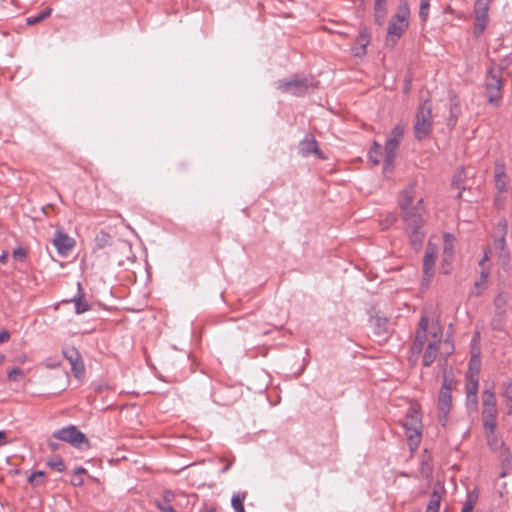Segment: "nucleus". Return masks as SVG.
I'll use <instances>...</instances> for the list:
<instances>
[{
  "mask_svg": "<svg viewBox=\"0 0 512 512\" xmlns=\"http://www.w3.org/2000/svg\"><path fill=\"white\" fill-rule=\"evenodd\" d=\"M246 498V492L237 493L232 496L231 505L235 512H245L243 502Z\"/></svg>",
  "mask_w": 512,
  "mask_h": 512,
  "instance_id": "nucleus-28",
  "label": "nucleus"
},
{
  "mask_svg": "<svg viewBox=\"0 0 512 512\" xmlns=\"http://www.w3.org/2000/svg\"><path fill=\"white\" fill-rule=\"evenodd\" d=\"M370 43L369 33L366 27L360 29L359 34L356 38L355 45L352 46L351 50L354 56L362 57L367 52V46Z\"/></svg>",
  "mask_w": 512,
  "mask_h": 512,
  "instance_id": "nucleus-17",
  "label": "nucleus"
},
{
  "mask_svg": "<svg viewBox=\"0 0 512 512\" xmlns=\"http://www.w3.org/2000/svg\"><path fill=\"white\" fill-rule=\"evenodd\" d=\"M84 480L82 478V476H78V475H73L72 479H71V484L73 486H81L83 484Z\"/></svg>",
  "mask_w": 512,
  "mask_h": 512,
  "instance_id": "nucleus-46",
  "label": "nucleus"
},
{
  "mask_svg": "<svg viewBox=\"0 0 512 512\" xmlns=\"http://www.w3.org/2000/svg\"><path fill=\"white\" fill-rule=\"evenodd\" d=\"M511 413H512V406H510L508 409V414H511Z\"/></svg>",
  "mask_w": 512,
  "mask_h": 512,
  "instance_id": "nucleus-60",
  "label": "nucleus"
},
{
  "mask_svg": "<svg viewBox=\"0 0 512 512\" xmlns=\"http://www.w3.org/2000/svg\"><path fill=\"white\" fill-rule=\"evenodd\" d=\"M455 237L450 233L443 236V252H442V270L444 274H448L451 270V263L455 255Z\"/></svg>",
  "mask_w": 512,
  "mask_h": 512,
  "instance_id": "nucleus-9",
  "label": "nucleus"
},
{
  "mask_svg": "<svg viewBox=\"0 0 512 512\" xmlns=\"http://www.w3.org/2000/svg\"><path fill=\"white\" fill-rule=\"evenodd\" d=\"M505 395L506 397H510V393L508 392V390L505 392Z\"/></svg>",
  "mask_w": 512,
  "mask_h": 512,
  "instance_id": "nucleus-61",
  "label": "nucleus"
},
{
  "mask_svg": "<svg viewBox=\"0 0 512 512\" xmlns=\"http://www.w3.org/2000/svg\"><path fill=\"white\" fill-rule=\"evenodd\" d=\"M230 467H231V463H227V464L224 466V468L222 469V473L227 472V471L230 469Z\"/></svg>",
  "mask_w": 512,
  "mask_h": 512,
  "instance_id": "nucleus-56",
  "label": "nucleus"
},
{
  "mask_svg": "<svg viewBox=\"0 0 512 512\" xmlns=\"http://www.w3.org/2000/svg\"><path fill=\"white\" fill-rule=\"evenodd\" d=\"M405 127L406 125L402 122L396 124L393 130L391 131V135L388 137V139H394L395 141L400 142L404 135Z\"/></svg>",
  "mask_w": 512,
  "mask_h": 512,
  "instance_id": "nucleus-33",
  "label": "nucleus"
},
{
  "mask_svg": "<svg viewBox=\"0 0 512 512\" xmlns=\"http://www.w3.org/2000/svg\"><path fill=\"white\" fill-rule=\"evenodd\" d=\"M3 360H4V355L2 353H0V363H2Z\"/></svg>",
  "mask_w": 512,
  "mask_h": 512,
  "instance_id": "nucleus-59",
  "label": "nucleus"
},
{
  "mask_svg": "<svg viewBox=\"0 0 512 512\" xmlns=\"http://www.w3.org/2000/svg\"><path fill=\"white\" fill-rule=\"evenodd\" d=\"M477 364L480 366V362L478 359L472 358L470 360L468 376H471L475 372V368L477 367Z\"/></svg>",
  "mask_w": 512,
  "mask_h": 512,
  "instance_id": "nucleus-45",
  "label": "nucleus"
},
{
  "mask_svg": "<svg viewBox=\"0 0 512 512\" xmlns=\"http://www.w3.org/2000/svg\"><path fill=\"white\" fill-rule=\"evenodd\" d=\"M433 340H431L424 352L422 363L424 366L429 367L436 359V355L438 353L440 343H441V333L434 331L431 332Z\"/></svg>",
  "mask_w": 512,
  "mask_h": 512,
  "instance_id": "nucleus-15",
  "label": "nucleus"
},
{
  "mask_svg": "<svg viewBox=\"0 0 512 512\" xmlns=\"http://www.w3.org/2000/svg\"><path fill=\"white\" fill-rule=\"evenodd\" d=\"M489 260V256L487 253L484 254V256L482 257V259L479 261V265L480 266H483V264Z\"/></svg>",
  "mask_w": 512,
  "mask_h": 512,
  "instance_id": "nucleus-54",
  "label": "nucleus"
},
{
  "mask_svg": "<svg viewBox=\"0 0 512 512\" xmlns=\"http://www.w3.org/2000/svg\"><path fill=\"white\" fill-rule=\"evenodd\" d=\"M314 86V81L312 78H298L294 77L290 80H282L278 83V89L284 93H290L292 95L301 96L303 95L310 87Z\"/></svg>",
  "mask_w": 512,
  "mask_h": 512,
  "instance_id": "nucleus-6",
  "label": "nucleus"
},
{
  "mask_svg": "<svg viewBox=\"0 0 512 512\" xmlns=\"http://www.w3.org/2000/svg\"><path fill=\"white\" fill-rule=\"evenodd\" d=\"M418 357H419V355H416V354H414L413 352H411V351H410V355H409V357H408L409 362H410L412 365H415V364H416V362L418 361Z\"/></svg>",
  "mask_w": 512,
  "mask_h": 512,
  "instance_id": "nucleus-49",
  "label": "nucleus"
},
{
  "mask_svg": "<svg viewBox=\"0 0 512 512\" xmlns=\"http://www.w3.org/2000/svg\"><path fill=\"white\" fill-rule=\"evenodd\" d=\"M7 257H8L7 252H2V254H0V263L5 264L7 261Z\"/></svg>",
  "mask_w": 512,
  "mask_h": 512,
  "instance_id": "nucleus-51",
  "label": "nucleus"
},
{
  "mask_svg": "<svg viewBox=\"0 0 512 512\" xmlns=\"http://www.w3.org/2000/svg\"><path fill=\"white\" fill-rule=\"evenodd\" d=\"M0 442L7 443V435L4 431H0Z\"/></svg>",
  "mask_w": 512,
  "mask_h": 512,
  "instance_id": "nucleus-53",
  "label": "nucleus"
},
{
  "mask_svg": "<svg viewBox=\"0 0 512 512\" xmlns=\"http://www.w3.org/2000/svg\"><path fill=\"white\" fill-rule=\"evenodd\" d=\"M451 390L452 381L445 377L438 398V418L442 426H445L448 420V415L452 403Z\"/></svg>",
  "mask_w": 512,
  "mask_h": 512,
  "instance_id": "nucleus-5",
  "label": "nucleus"
},
{
  "mask_svg": "<svg viewBox=\"0 0 512 512\" xmlns=\"http://www.w3.org/2000/svg\"><path fill=\"white\" fill-rule=\"evenodd\" d=\"M52 13V8H46L43 11H41L38 15L30 16L26 18L27 25H35L49 17Z\"/></svg>",
  "mask_w": 512,
  "mask_h": 512,
  "instance_id": "nucleus-29",
  "label": "nucleus"
},
{
  "mask_svg": "<svg viewBox=\"0 0 512 512\" xmlns=\"http://www.w3.org/2000/svg\"><path fill=\"white\" fill-rule=\"evenodd\" d=\"M478 497H479V493H478L477 489L468 491L466 500L464 503L474 508L478 501Z\"/></svg>",
  "mask_w": 512,
  "mask_h": 512,
  "instance_id": "nucleus-39",
  "label": "nucleus"
},
{
  "mask_svg": "<svg viewBox=\"0 0 512 512\" xmlns=\"http://www.w3.org/2000/svg\"><path fill=\"white\" fill-rule=\"evenodd\" d=\"M84 293L80 282L77 283V294L69 300V302H73L75 304V312L77 314H82L91 309V306L83 300Z\"/></svg>",
  "mask_w": 512,
  "mask_h": 512,
  "instance_id": "nucleus-19",
  "label": "nucleus"
},
{
  "mask_svg": "<svg viewBox=\"0 0 512 512\" xmlns=\"http://www.w3.org/2000/svg\"><path fill=\"white\" fill-rule=\"evenodd\" d=\"M49 466L58 472H62L65 469V465L60 458H55L48 462Z\"/></svg>",
  "mask_w": 512,
  "mask_h": 512,
  "instance_id": "nucleus-41",
  "label": "nucleus"
},
{
  "mask_svg": "<svg viewBox=\"0 0 512 512\" xmlns=\"http://www.w3.org/2000/svg\"><path fill=\"white\" fill-rule=\"evenodd\" d=\"M495 245H496V247H497V248L505 249V247H506V240H505V237H504V236H502V237H500L499 239H497V240L495 241Z\"/></svg>",
  "mask_w": 512,
  "mask_h": 512,
  "instance_id": "nucleus-48",
  "label": "nucleus"
},
{
  "mask_svg": "<svg viewBox=\"0 0 512 512\" xmlns=\"http://www.w3.org/2000/svg\"><path fill=\"white\" fill-rule=\"evenodd\" d=\"M52 436L60 441L66 442L73 447L79 448L82 444H88V439L75 425H68L55 430Z\"/></svg>",
  "mask_w": 512,
  "mask_h": 512,
  "instance_id": "nucleus-4",
  "label": "nucleus"
},
{
  "mask_svg": "<svg viewBox=\"0 0 512 512\" xmlns=\"http://www.w3.org/2000/svg\"><path fill=\"white\" fill-rule=\"evenodd\" d=\"M74 475H78V476H82L83 474L86 473V469L83 468V467H78L74 470Z\"/></svg>",
  "mask_w": 512,
  "mask_h": 512,
  "instance_id": "nucleus-50",
  "label": "nucleus"
},
{
  "mask_svg": "<svg viewBox=\"0 0 512 512\" xmlns=\"http://www.w3.org/2000/svg\"><path fill=\"white\" fill-rule=\"evenodd\" d=\"M398 148V141H395L394 139H387L385 143L384 172H391L393 170Z\"/></svg>",
  "mask_w": 512,
  "mask_h": 512,
  "instance_id": "nucleus-16",
  "label": "nucleus"
},
{
  "mask_svg": "<svg viewBox=\"0 0 512 512\" xmlns=\"http://www.w3.org/2000/svg\"><path fill=\"white\" fill-rule=\"evenodd\" d=\"M489 275H490V270L483 268L480 271L479 279L474 284L475 288L480 289V290H484L486 288V284H487Z\"/></svg>",
  "mask_w": 512,
  "mask_h": 512,
  "instance_id": "nucleus-34",
  "label": "nucleus"
},
{
  "mask_svg": "<svg viewBox=\"0 0 512 512\" xmlns=\"http://www.w3.org/2000/svg\"><path fill=\"white\" fill-rule=\"evenodd\" d=\"M27 256V253L24 249L22 248H17L13 251V257L14 258H17L19 260H24Z\"/></svg>",
  "mask_w": 512,
  "mask_h": 512,
  "instance_id": "nucleus-44",
  "label": "nucleus"
},
{
  "mask_svg": "<svg viewBox=\"0 0 512 512\" xmlns=\"http://www.w3.org/2000/svg\"><path fill=\"white\" fill-rule=\"evenodd\" d=\"M461 114V107L459 105L458 102H452L451 105H450V116L448 118V126H450L451 128H453L457 121H458V118Z\"/></svg>",
  "mask_w": 512,
  "mask_h": 512,
  "instance_id": "nucleus-26",
  "label": "nucleus"
},
{
  "mask_svg": "<svg viewBox=\"0 0 512 512\" xmlns=\"http://www.w3.org/2000/svg\"><path fill=\"white\" fill-rule=\"evenodd\" d=\"M375 18L379 24H382L386 13L385 0H375L374 2Z\"/></svg>",
  "mask_w": 512,
  "mask_h": 512,
  "instance_id": "nucleus-31",
  "label": "nucleus"
},
{
  "mask_svg": "<svg viewBox=\"0 0 512 512\" xmlns=\"http://www.w3.org/2000/svg\"><path fill=\"white\" fill-rule=\"evenodd\" d=\"M46 366L49 367V368H55V367L59 366V363L51 362V363H47Z\"/></svg>",
  "mask_w": 512,
  "mask_h": 512,
  "instance_id": "nucleus-55",
  "label": "nucleus"
},
{
  "mask_svg": "<svg viewBox=\"0 0 512 512\" xmlns=\"http://www.w3.org/2000/svg\"><path fill=\"white\" fill-rule=\"evenodd\" d=\"M495 188L500 194H504L508 190L509 180L507 177L494 178Z\"/></svg>",
  "mask_w": 512,
  "mask_h": 512,
  "instance_id": "nucleus-36",
  "label": "nucleus"
},
{
  "mask_svg": "<svg viewBox=\"0 0 512 512\" xmlns=\"http://www.w3.org/2000/svg\"><path fill=\"white\" fill-rule=\"evenodd\" d=\"M432 103L425 100L418 108L414 124L415 137L418 140L426 138L432 129Z\"/></svg>",
  "mask_w": 512,
  "mask_h": 512,
  "instance_id": "nucleus-3",
  "label": "nucleus"
},
{
  "mask_svg": "<svg viewBox=\"0 0 512 512\" xmlns=\"http://www.w3.org/2000/svg\"><path fill=\"white\" fill-rule=\"evenodd\" d=\"M497 407L482 409L483 429L497 428Z\"/></svg>",
  "mask_w": 512,
  "mask_h": 512,
  "instance_id": "nucleus-20",
  "label": "nucleus"
},
{
  "mask_svg": "<svg viewBox=\"0 0 512 512\" xmlns=\"http://www.w3.org/2000/svg\"><path fill=\"white\" fill-rule=\"evenodd\" d=\"M8 380L11 382H18L20 378L24 377V372L22 369L15 367L8 371Z\"/></svg>",
  "mask_w": 512,
  "mask_h": 512,
  "instance_id": "nucleus-38",
  "label": "nucleus"
},
{
  "mask_svg": "<svg viewBox=\"0 0 512 512\" xmlns=\"http://www.w3.org/2000/svg\"><path fill=\"white\" fill-rule=\"evenodd\" d=\"M410 446L417 447L420 443L421 428L404 426Z\"/></svg>",
  "mask_w": 512,
  "mask_h": 512,
  "instance_id": "nucleus-24",
  "label": "nucleus"
},
{
  "mask_svg": "<svg viewBox=\"0 0 512 512\" xmlns=\"http://www.w3.org/2000/svg\"><path fill=\"white\" fill-rule=\"evenodd\" d=\"M414 185L409 184L399 196L402 220L405 223L406 232L409 235L410 243L418 250L423 243L424 232V207L422 198L414 200Z\"/></svg>",
  "mask_w": 512,
  "mask_h": 512,
  "instance_id": "nucleus-1",
  "label": "nucleus"
},
{
  "mask_svg": "<svg viewBox=\"0 0 512 512\" xmlns=\"http://www.w3.org/2000/svg\"><path fill=\"white\" fill-rule=\"evenodd\" d=\"M430 0H420L419 16L423 23H425L429 16Z\"/></svg>",
  "mask_w": 512,
  "mask_h": 512,
  "instance_id": "nucleus-35",
  "label": "nucleus"
},
{
  "mask_svg": "<svg viewBox=\"0 0 512 512\" xmlns=\"http://www.w3.org/2000/svg\"><path fill=\"white\" fill-rule=\"evenodd\" d=\"M53 245L62 256H67L75 246V240L68 234L57 230L54 235Z\"/></svg>",
  "mask_w": 512,
  "mask_h": 512,
  "instance_id": "nucleus-14",
  "label": "nucleus"
},
{
  "mask_svg": "<svg viewBox=\"0 0 512 512\" xmlns=\"http://www.w3.org/2000/svg\"><path fill=\"white\" fill-rule=\"evenodd\" d=\"M500 70L491 69L486 80V89L488 93V101L492 104H498L502 98L501 95V79Z\"/></svg>",
  "mask_w": 512,
  "mask_h": 512,
  "instance_id": "nucleus-7",
  "label": "nucleus"
},
{
  "mask_svg": "<svg viewBox=\"0 0 512 512\" xmlns=\"http://www.w3.org/2000/svg\"><path fill=\"white\" fill-rule=\"evenodd\" d=\"M381 156H382V146L379 143L374 142L369 151V160L374 165H378L380 162Z\"/></svg>",
  "mask_w": 512,
  "mask_h": 512,
  "instance_id": "nucleus-30",
  "label": "nucleus"
},
{
  "mask_svg": "<svg viewBox=\"0 0 512 512\" xmlns=\"http://www.w3.org/2000/svg\"><path fill=\"white\" fill-rule=\"evenodd\" d=\"M158 508L163 512H176V510L167 501L159 502Z\"/></svg>",
  "mask_w": 512,
  "mask_h": 512,
  "instance_id": "nucleus-42",
  "label": "nucleus"
},
{
  "mask_svg": "<svg viewBox=\"0 0 512 512\" xmlns=\"http://www.w3.org/2000/svg\"><path fill=\"white\" fill-rule=\"evenodd\" d=\"M437 252V246L429 241L423 258L424 281L429 282L434 275V264Z\"/></svg>",
  "mask_w": 512,
  "mask_h": 512,
  "instance_id": "nucleus-10",
  "label": "nucleus"
},
{
  "mask_svg": "<svg viewBox=\"0 0 512 512\" xmlns=\"http://www.w3.org/2000/svg\"><path fill=\"white\" fill-rule=\"evenodd\" d=\"M490 0H477L475 3V25L474 34L476 37L480 36L488 23V9Z\"/></svg>",
  "mask_w": 512,
  "mask_h": 512,
  "instance_id": "nucleus-8",
  "label": "nucleus"
},
{
  "mask_svg": "<svg viewBox=\"0 0 512 512\" xmlns=\"http://www.w3.org/2000/svg\"><path fill=\"white\" fill-rule=\"evenodd\" d=\"M403 426H410V427H416L421 428V418L419 412L411 407L408 414L405 417V420L403 422Z\"/></svg>",
  "mask_w": 512,
  "mask_h": 512,
  "instance_id": "nucleus-22",
  "label": "nucleus"
},
{
  "mask_svg": "<svg viewBox=\"0 0 512 512\" xmlns=\"http://www.w3.org/2000/svg\"><path fill=\"white\" fill-rule=\"evenodd\" d=\"M10 338V334L7 330L0 331V344L7 342Z\"/></svg>",
  "mask_w": 512,
  "mask_h": 512,
  "instance_id": "nucleus-47",
  "label": "nucleus"
},
{
  "mask_svg": "<svg viewBox=\"0 0 512 512\" xmlns=\"http://www.w3.org/2000/svg\"><path fill=\"white\" fill-rule=\"evenodd\" d=\"M496 407L495 394L491 388H487L483 391L482 397V409Z\"/></svg>",
  "mask_w": 512,
  "mask_h": 512,
  "instance_id": "nucleus-25",
  "label": "nucleus"
},
{
  "mask_svg": "<svg viewBox=\"0 0 512 512\" xmlns=\"http://www.w3.org/2000/svg\"><path fill=\"white\" fill-rule=\"evenodd\" d=\"M45 479V473L43 471H36L30 474L27 478V481L34 487L40 486L43 484Z\"/></svg>",
  "mask_w": 512,
  "mask_h": 512,
  "instance_id": "nucleus-32",
  "label": "nucleus"
},
{
  "mask_svg": "<svg viewBox=\"0 0 512 512\" xmlns=\"http://www.w3.org/2000/svg\"><path fill=\"white\" fill-rule=\"evenodd\" d=\"M478 497H479V493H478L477 489L468 491L466 500L464 503L474 508L478 501Z\"/></svg>",
  "mask_w": 512,
  "mask_h": 512,
  "instance_id": "nucleus-40",
  "label": "nucleus"
},
{
  "mask_svg": "<svg viewBox=\"0 0 512 512\" xmlns=\"http://www.w3.org/2000/svg\"><path fill=\"white\" fill-rule=\"evenodd\" d=\"M410 7L408 0H399L397 12L391 17L387 28V42L395 44L409 27Z\"/></svg>",
  "mask_w": 512,
  "mask_h": 512,
  "instance_id": "nucleus-2",
  "label": "nucleus"
},
{
  "mask_svg": "<svg viewBox=\"0 0 512 512\" xmlns=\"http://www.w3.org/2000/svg\"><path fill=\"white\" fill-rule=\"evenodd\" d=\"M497 428L483 429L489 447L493 450H497L502 443L499 440Z\"/></svg>",
  "mask_w": 512,
  "mask_h": 512,
  "instance_id": "nucleus-23",
  "label": "nucleus"
},
{
  "mask_svg": "<svg viewBox=\"0 0 512 512\" xmlns=\"http://www.w3.org/2000/svg\"><path fill=\"white\" fill-rule=\"evenodd\" d=\"M374 327V334L378 337L385 339L388 334V319L385 317L376 316L372 319Z\"/></svg>",
  "mask_w": 512,
  "mask_h": 512,
  "instance_id": "nucleus-21",
  "label": "nucleus"
},
{
  "mask_svg": "<svg viewBox=\"0 0 512 512\" xmlns=\"http://www.w3.org/2000/svg\"><path fill=\"white\" fill-rule=\"evenodd\" d=\"M473 509V507L464 503L461 512H473Z\"/></svg>",
  "mask_w": 512,
  "mask_h": 512,
  "instance_id": "nucleus-52",
  "label": "nucleus"
},
{
  "mask_svg": "<svg viewBox=\"0 0 512 512\" xmlns=\"http://www.w3.org/2000/svg\"><path fill=\"white\" fill-rule=\"evenodd\" d=\"M478 388H479V365L475 368V372L468 376V381L465 386L467 403L476 407L478 404Z\"/></svg>",
  "mask_w": 512,
  "mask_h": 512,
  "instance_id": "nucleus-13",
  "label": "nucleus"
},
{
  "mask_svg": "<svg viewBox=\"0 0 512 512\" xmlns=\"http://www.w3.org/2000/svg\"><path fill=\"white\" fill-rule=\"evenodd\" d=\"M102 239L107 242L110 239V236L107 233H102Z\"/></svg>",
  "mask_w": 512,
  "mask_h": 512,
  "instance_id": "nucleus-57",
  "label": "nucleus"
},
{
  "mask_svg": "<svg viewBox=\"0 0 512 512\" xmlns=\"http://www.w3.org/2000/svg\"><path fill=\"white\" fill-rule=\"evenodd\" d=\"M299 151L303 156L314 153L318 157L323 158L318 148L317 141L312 136L306 137L300 142Z\"/></svg>",
  "mask_w": 512,
  "mask_h": 512,
  "instance_id": "nucleus-18",
  "label": "nucleus"
},
{
  "mask_svg": "<svg viewBox=\"0 0 512 512\" xmlns=\"http://www.w3.org/2000/svg\"><path fill=\"white\" fill-rule=\"evenodd\" d=\"M507 177L506 166L503 161H496L494 167V178Z\"/></svg>",
  "mask_w": 512,
  "mask_h": 512,
  "instance_id": "nucleus-37",
  "label": "nucleus"
},
{
  "mask_svg": "<svg viewBox=\"0 0 512 512\" xmlns=\"http://www.w3.org/2000/svg\"><path fill=\"white\" fill-rule=\"evenodd\" d=\"M440 501L441 494L438 491L433 490L426 508V512H439Z\"/></svg>",
  "mask_w": 512,
  "mask_h": 512,
  "instance_id": "nucleus-27",
  "label": "nucleus"
},
{
  "mask_svg": "<svg viewBox=\"0 0 512 512\" xmlns=\"http://www.w3.org/2000/svg\"><path fill=\"white\" fill-rule=\"evenodd\" d=\"M494 201L498 208H503L505 201H506V197L503 194H500L499 192H497Z\"/></svg>",
  "mask_w": 512,
  "mask_h": 512,
  "instance_id": "nucleus-43",
  "label": "nucleus"
},
{
  "mask_svg": "<svg viewBox=\"0 0 512 512\" xmlns=\"http://www.w3.org/2000/svg\"><path fill=\"white\" fill-rule=\"evenodd\" d=\"M49 446L51 447L52 450H56L57 447H58V445L56 443H53V442H50Z\"/></svg>",
  "mask_w": 512,
  "mask_h": 512,
  "instance_id": "nucleus-58",
  "label": "nucleus"
},
{
  "mask_svg": "<svg viewBox=\"0 0 512 512\" xmlns=\"http://www.w3.org/2000/svg\"><path fill=\"white\" fill-rule=\"evenodd\" d=\"M63 356L69 361L71 370L76 378L84 374V363L79 351L74 347H68L63 350Z\"/></svg>",
  "mask_w": 512,
  "mask_h": 512,
  "instance_id": "nucleus-11",
  "label": "nucleus"
},
{
  "mask_svg": "<svg viewBox=\"0 0 512 512\" xmlns=\"http://www.w3.org/2000/svg\"><path fill=\"white\" fill-rule=\"evenodd\" d=\"M429 325V319L427 315H422L419 321L418 329L416 331L414 343L411 346L410 351L416 355H420L425 340L427 338V330Z\"/></svg>",
  "mask_w": 512,
  "mask_h": 512,
  "instance_id": "nucleus-12",
  "label": "nucleus"
}]
</instances>
